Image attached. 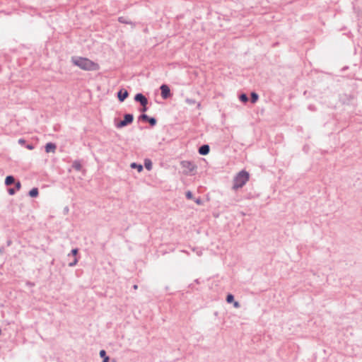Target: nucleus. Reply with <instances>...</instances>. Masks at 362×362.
I'll use <instances>...</instances> for the list:
<instances>
[{"label": "nucleus", "mask_w": 362, "mask_h": 362, "mask_svg": "<svg viewBox=\"0 0 362 362\" xmlns=\"http://www.w3.org/2000/svg\"><path fill=\"white\" fill-rule=\"evenodd\" d=\"M72 62L74 65L86 71H97L100 69L98 64L84 57H74Z\"/></svg>", "instance_id": "1"}, {"label": "nucleus", "mask_w": 362, "mask_h": 362, "mask_svg": "<svg viewBox=\"0 0 362 362\" xmlns=\"http://www.w3.org/2000/svg\"><path fill=\"white\" fill-rule=\"evenodd\" d=\"M249 173L246 171L240 172L233 180V189H237L242 187L249 180Z\"/></svg>", "instance_id": "2"}, {"label": "nucleus", "mask_w": 362, "mask_h": 362, "mask_svg": "<svg viewBox=\"0 0 362 362\" xmlns=\"http://www.w3.org/2000/svg\"><path fill=\"white\" fill-rule=\"evenodd\" d=\"M182 172L184 173H191L194 169V165L189 160H184L181 162Z\"/></svg>", "instance_id": "3"}, {"label": "nucleus", "mask_w": 362, "mask_h": 362, "mask_svg": "<svg viewBox=\"0 0 362 362\" xmlns=\"http://www.w3.org/2000/svg\"><path fill=\"white\" fill-rule=\"evenodd\" d=\"M133 121V115L130 114H127L124 115V119L122 121H120L118 122L116 126L118 128H121L122 127H124L130 123H132Z\"/></svg>", "instance_id": "4"}, {"label": "nucleus", "mask_w": 362, "mask_h": 362, "mask_svg": "<svg viewBox=\"0 0 362 362\" xmlns=\"http://www.w3.org/2000/svg\"><path fill=\"white\" fill-rule=\"evenodd\" d=\"M161 96L163 99H167L171 96L170 90L169 87L163 84L160 86Z\"/></svg>", "instance_id": "5"}, {"label": "nucleus", "mask_w": 362, "mask_h": 362, "mask_svg": "<svg viewBox=\"0 0 362 362\" xmlns=\"http://www.w3.org/2000/svg\"><path fill=\"white\" fill-rule=\"evenodd\" d=\"M135 100L139 102L142 106H146L148 104L146 98L141 93L136 95Z\"/></svg>", "instance_id": "6"}, {"label": "nucleus", "mask_w": 362, "mask_h": 362, "mask_svg": "<svg viewBox=\"0 0 362 362\" xmlns=\"http://www.w3.org/2000/svg\"><path fill=\"white\" fill-rule=\"evenodd\" d=\"M129 95L127 90L121 89L117 94L118 99L119 101L123 102Z\"/></svg>", "instance_id": "7"}, {"label": "nucleus", "mask_w": 362, "mask_h": 362, "mask_svg": "<svg viewBox=\"0 0 362 362\" xmlns=\"http://www.w3.org/2000/svg\"><path fill=\"white\" fill-rule=\"evenodd\" d=\"M139 119L144 121H148L151 126H153L156 123V120L154 118H149L146 115H141L139 117Z\"/></svg>", "instance_id": "8"}, {"label": "nucleus", "mask_w": 362, "mask_h": 362, "mask_svg": "<svg viewBox=\"0 0 362 362\" xmlns=\"http://www.w3.org/2000/svg\"><path fill=\"white\" fill-rule=\"evenodd\" d=\"M199 152L202 155H206L209 152V146L208 145L202 146L199 149Z\"/></svg>", "instance_id": "9"}, {"label": "nucleus", "mask_w": 362, "mask_h": 362, "mask_svg": "<svg viewBox=\"0 0 362 362\" xmlns=\"http://www.w3.org/2000/svg\"><path fill=\"white\" fill-rule=\"evenodd\" d=\"M55 149H56V146H55V144H54L52 143H49L45 146V151L47 153L54 152Z\"/></svg>", "instance_id": "10"}, {"label": "nucleus", "mask_w": 362, "mask_h": 362, "mask_svg": "<svg viewBox=\"0 0 362 362\" xmlns=\"http://www.w3.org/2000/svg\"><path fill=\"white\" fill-rule=\"evenodd\" d=\"M15 180H14V177L13 176H7L5 179V184L6 185L8 186V185H11V184H13Z\"/></svg>", "instance_id": "11"}, {"label": "nucleus", "mask_w": 362, "mask_h": 362, "mask_svg": "<svg viewBox=\"0 0 362 362\" xmlns=\"http://www.w3.org/2000/svg\"><path fill=\"white\" fill-rule=\"evenodd\" d=\"M29 195L31 197H36L38 195L37 188H33L29 192Z\"/></svg>", "instance_id": "12"}, {"label": "nucleus", "mask_w": 362, "mask_h": 362, "mask_svg": "<svg viewBox=\"0 0 362 362\" xmlns=\"http://www.w3.org/2000/svg\"><path fill=\"white\" fill-rule=\"evenodd\" d=\"M131 167L132 168H136L138 172H141L142 170V169H143L142 165H141V164L138 165V164H136L135 163H132L131 164Z\"/></svg>", "instance_id": "13"}, {"label": "nucleus", "mask_w": 362, "mask_h": 362, "mask_svg": "<svg viewBox=\"0 0 362 362\" xmlns=\"http://www.w3.org/2000/svg\"><path fill=\"white\" fill-rule=\"evenodd\" d=\"M258 99V95L255 93H252L251 94V101L255 103Z\"/></svg>", "instance_id": "14"}, {"label": "nucleus", "mask_w": 362, "mask_h": 362, "mask_svg": "<svg viewBox=\"0 0 362 362\" xmlns=\"http://www.w3.org/2000/svg\"><path fill=\"white\" fill-rule=\"evenodd\" d=\"M226 301L228 303H233L234 302V297L232 294H228L226 298Z\"/></svg>", "instance_id": "15"}, {"label": "nucleus", "mask_w": 362, "mask_h": 362, "mask_svg": "<svg viewBox=\"0 0 362 362\" xmlns=\"http://www.w3.org/2000/svg\"><path fill=\"white\" fill-rule=\"evenodd\" d=\"M145 167L148 170H151L152 168V163L148 160L145 163Z\"/></svg>", "instance_id": "16"}, {"label": "nucleus", "mask_w": 362, "mask_h": 362, "mask_svg": "<svg viewBox=\"0 0 362 362\" xmlns=\"http://www.w3.org/2000/svg\"><path fill=\"white\" fill-rule=\"evenodd\" d=\"M240 100L242 102L246 103L248 100L247 96L245 94H242L240 96Z\"/></svg>", "instance_id": "17"}, {"label": "nucleus", "mask_w": 362, "mask_h": 362, "mask_svg": "<svg viewBox=\"0 0 362 362\" xmlns=\"http://www.w3.org/2000/svg\"><path fill=\"white\" fill-rule=\"evenodd\" d=\"M74 168L76 170H81V164L79 163V162L78 161H76L74 163Z\"/></svg>", "instance_id": "18"}, {"label": "nucleus", "mask_w": 362, "mask_h": 362, "mask_svg": "<svg viewBox=\"0 0 362 362\" xmlns=\"http://www.w3.org/2000/svg\"><path fill=\"white\" fill-rule=\"evenodd\" d=\"M100 356L101 357H103V358H105V357H107V356H106L105 351H104V350H101V351H100Z\"/></svg>", "instance_id": "19"}, {"label": "nucleus", "mask_w": 362, "mask_h": 362, "mask_svg": "<svg viewBox=\"0 0 362 362\" xmlns=\"http://www.w3.org/2000/svg\"><path fill=\"white\" fill-rule=\"evenodd\" d=\"M186 197H187V199H192V192H189H189H187L186 193Z\"/></svg>", "instance_id": "20"}, {"label": "nucleus", "mask_w": 362, "mask_h": 362, "mask_svg": "<svg viewBox=\"0 0 362 362\" xmlns=\"http://www.w3.org/2000/svg\"><path fill=\"white\" fill-rule=\"evenodd\" d=\"M21 188V184L20 182L16 183V189L19 190Z\"/></svg>", "instance_id": "21"}, {"label": "nucleus", "mask_w": 362, "mask_h": 362, "mask_svg": "<svg viewBox=\"0 0 362 362\" xmlns=\"http://www.w3.org/2000/svg\"><path fill=\"white\" fill-rule=\"evenodd\" d=\"M15 192H16V190H15L14 189L11 188V189H8V193H9L11 195L14 194H15Z\"/></svg>", "instance_id": "22"}, {"label": "nucleus", "mask_w": 362, "mask_h": 362, "mask_svg": "<svg viewBox=\"0 0 362 362\" xmlns=\"http://www.w3.org/2000/svg\"><path fill=\"white\" fill-rule=\"evenodd\" d=\"M233 305H234L235 308H239L240 307V304L237 301H234L233 302Z\"/></svg>", "instance_id": "23"}, {"label": "nucleus", "mask_w": 362, "mask_h": 362, "mask_svg": "<svg viewBox=\"0 0 362 362\" xmlns=\"http://www.w3.org/2000/svg\"><path fill=\"white\" fill-rule=\"evenodd\" d=\"M147 110V107L146 106H142V107L141 108L140 111L142 112H146Z\"/></svg>", "instance_id": "24"}, {"label": "nucleus", "mask_w": 362, "mask_h": 362, "mask_svg": "<svg viewBox=\"0 0 362 362\" xmlns=\"http://www.w3.org/2000/svg\"><path fill=\"white\" fill-rule=\"evenodd\" d=\"M71 252H72L74 256H76L77 252H78V250L77 249H74V250H72Z\"/></svg>", "instance_id": "25"}, {"label": "nucleus", "mask_w": 362, "mask_h": 362, "mask_svg": "<svg viewBox=\"0 0 362 362\" xmlns=\"http://www.w3.org/2000/svg\"><path fill=\"white\" fill-rule=\"evenodd\" d=\"M76 262H77V259L75 258L73 262L69 263V265L70 266H74V265H75L76 264Z\"/></svg>", "instance_id": "26"}, {"label": "nucleus", "mask_w": 362, "mask_h": 362, "mask_svg": "<svg viewBox=\"0 0 362 362\" xmlns=\"http://www.w3.org/2000/svg\"><path fill=\"white\" fill-rule=\"evenodd\" d=\"M119 22H122V23H127V21H124V19H123V17H120V18H119Z\"/></svg>", "instance_id": "27"}, {"label": "nucleus", "mask_w": 362, "mask_h": 362, "mask_svg": "<svg viewBox=\"0 0 362 362\" xmlns=\"http://www.w3.org/2000/svg\"><path fill=\"white\" fill-rule=\"evenodd\" d=\"M108 361H109V358L108 357H105V358L103 359V362H108Z\"/></svg>", "instance_id": "28"}, {"label": "nucleus", "mask_w": 362, "mask_h": 362, "mask_svg": "<svg viewBox=\"0 0 362 362\" xmlns=\"http://www.w3.org/2000/svg\"><path fill=\"white\" fill-rule=\"evenodd\" d=\"M196 203L198 204H200L201 202L199 199H197L196 200Z\"/></svg>", "instance_id": "29"}, {"label": "nucleus", "mask_w": 362, "mask_h": 362, "mask_svg": "<svg viewBox=\"0 0 362 362\" xmlns=\"http://www.w3.org/2000/svg\"><path fill=\"white\" fill-rule=\"evenodd\" d=\"M134 288L135 289H136V288H137V286H136V285H135V286H134Z\"/></svg>", "instance_id": "30"}]
</instances>
